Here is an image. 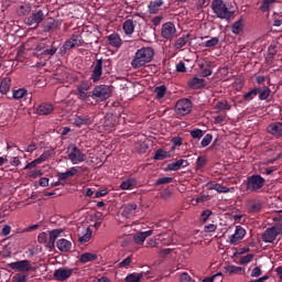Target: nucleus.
Listing matches in <instances>:
<instances>
[{"mask_svg": "<svg viewBox=\"0 0 282 282\" xmlns=\"http://www.w3.org/2000/svg\"><path fill=\"white\" fill-rule=\"evenodd\" d=\"M13 282H26L28 281V275L23 274V273H17L13 279Z\"/></svg>", "mask_w": 282, "mask_h": 282, "instance_id": "53", "label": "nucleus"}, {"mask_svg": "<svg viewBox=\"0 0 282 282\" xmlns=\"http://www.w3.org/2000/svg\"><path fill=\"white\" fill-rule=\"evenodd\" d=\"M176 33L177 29H175V24H173V22H166L161 28V36L166 41H171Z\"/></svg>", "mask_w": 282, "mask_h": 282, "instance_id": "9", "label": "nucleus"}, {"mask_svg": "<svg viewBox=\"0 0 282 282\" xmlns=\"http://www.w3.org/2000/svg\"><path fill=\"white\" fill-rule=\"evenodd\" d=\"M191 137L194 140H202V138L204 137V131H202V129H194L191 131Z\"/></svg>", "mask_w": 282, "mask_h": 282, "instance_id": "49", "label": "nucleus"}, {"mask_svg": "<svg viewBox=\"0 0 282 282\" xmlns=\"http://www.w3.org/2000/svg\"><path fill=\"white\" fill-rule=\"evenodd\" d=\"M261 91V88H253L243 95V100L250 101L257 98V95Z\"/></svg>", "mask_w": 282, "mask_h": 282, "instance_id": "43", "label": "nucleus"}, {"mask_svg": "<svg viewBox=\"0 0 282 282\" xmlns=\"http://www.w3.org/2000/svg\"><path fill=\"white\" fill-rule=\"evenodd\" d=\"M54 155H56V151H54V149H48L45 150L40 158H37V160L40 161L41 164H43V162H47V160H51V158H54Z\"/></svg>", "mask_w": 282, "mask_h": 282, "instance_id": "35", "label": "nucleus"}, {"mask_svg": "<svg viewBox=\"0 0 282 282\" xmlns=\"http://www.w3.org/2000/svg\"><path fill=\"white\" fill-rule=\"evenodd\" d=\"M91 235H93L91 228L87 227L85 231L78 237L79 243L84 246V243L89 242L91 240Z\"/></svg>", "mask_w": 282, "mask_h": 282, "instance_id": "34", "label": "nucleus"}, {"mask_svg": "<svg viewBox=\"0 0 282 282\" xmlns=\"http://www.w3.org/2000/svg\"><path fill=\"white\" fill-rule=\"evenodd\" d=\"M66 153L72 164H80L87 160V154H85L83 150L78 149V147L74 144L68 145Z\"/></svg>", "mask_w": 282, "mask_h": 282, "instance_id": "4", "label": "nucleus"}, {"mask_svg": "<svg viewBox=\"0 0 282 282\" xmlns=\"http://www.w3.org/2000/svg\"><path fill=\"white\" fill-rule=\"evenodd\" d=\"M169 158H171V152H166L163 149H158L154 153V160L162 161Z\"/></svg>", "mask_w": 282, "mask_h": 282, "instance_id": "40", "label": "nucleus"}, {"mask_svg": "<svg viewBox=\"0 0 282 282\" xmlns=\"http://www.w3.org/2000/svg\"><path fill=\"white\" fill-rule=\"evenodd\" d=\"M212 142H213V134L207 133V134L203 138L200 144H202L203 148H206V147H208V144H210Z\"/></svg>", "mask_w": 282, "mask_h": 282, "instance_id": "51", "label": "nucleus"}, {"mask_svg": "<svg viewBox=\"0 0 282 282\" xmlns=\"http://www.w3.org/2000/svg\"><path fill=\"white\" fill-rule=\"evenodd\" d=\"M28 94V90L24 88H19L18 90H13V98L14 100H21L25 95Z\"/></svg>", "mask_w": 282, "mask_h": 282, "instance_id": "46", "label": "nucleus"}, {"mask_svg": "<svg viewBox=\"0 0 282 282\" xmlns=\"http://www.w3.org/2000/svg\"><path fill=\"white\" fill-rule=\"evenodd\" d=\"M218 44H219V37H212L210 40H208L205 43V46H207V47H215Z\"/></svg>", "mask_w": 282, "mask_h": 282, "instance_id": "56", "label": "nucleus"}, {"mask_svg": "<svg viewBox=\"0 0 282 282\" xmlns=\"http://www.w3.org/2000/svg\"><path fill=\"white\" fill-rule=\"evenodd\" d=\"M181 282H195V280L191 279V275L186 272H183L180 276Z\"/></svg>", "mask_w": 282, "mask_h": 282, "instance_id": "60", "label": "nucleus"}, {"mask_svg": "<svg viewBox=\"0 0 282 282\" xmlns=\"http://www.w3.org/2000/svg\"><path fill=\"white\" fill-rule=\"evenodd\" d=\"M108 43L111 45V47H116L117 50L122 47V39L118 33L108 35Z\"/></svg>", "mask_w": 282, "mask_h": 282, "instance_id": "22", "label": "nucleus"}, {"mask_svg": "<svg viewBox=\"0 0 282 282\" xmlns=\"http://www.w3.org/2000/svg\"><path fill=\"white\" fill-rule=\"evenodd\" d=\"M43 19H45V13H43V10L33 11L32 14L26 19V25H36V28H39Z\"/></svg>", "mask_w": 282, "mask_h": 282, "instance_id": "11", "label": "nucleus"}, {"mask_svg": "<svg viewBox=\"0 0 282 282\" xmlns=\"http://www.w3.org/2000/svg\"><path fill=\"white\" fill-rule=\"evenodd\" d=\"M39 164H41V161L39 159H35L24 166V171H28V169H36Z\"/></svg>", "mask_w": 282, "mask_h": 282, "instance_id": "58", "label": "nucleus"}, {"mask_svg": "<svg viewBox=\"0 0 282 282\" xmlns=\"http://www.w3.org/2000/svg\"><path fill=\"white\" fill-rule=\"evenodd\" d=\"M76 173H78V169L76 167H70L68 171L66 172H62L57 174L58 181H63V180H69V177H74V175H76Z\"/></svg>", "mask_w": 282, "mask_h": 282, "instance_id": "32", "label": "nucleus"}, {"mask_svg": "<svg viewBox=\"0 0 282 282\" xmlns=\"http://www.w3.org/2000/svg\"><path fill=\"white\" fill-rule=\"evenodd\" d=\"M91 88V85L88 84V82H82L79 85H77V93L76 96H78L79 100H86L89 98L87 96V91Z\"/></svg>", "mask_w": 282, "mask_h": 282, "instance_id": "14", "label": "nucleus"}, {"mask_svg": "<svg viewBox=\"0 0 282 282\" xmlns=\"http://www.w3.org/2000/svg\"><path fill=\"white\" fill-rule=\"evenodd\" d=\"M144 279V273H130L126 276L124 281L126 282H140Z\"/></svg>", "mask_w": 282, "mask_h": 282, "instance_id": "38", "label": "nucleus"}, {"mask_svg": "<svg viewBox=\"0 0 282 282\" xmlns=\"http://www.w3.org/2000/svg\"><path fill=\"white\" fill-rule=\"evenodd\" d=\"M191 41V34L182 35L174 43L175 50H182V47H186V44Z\"/></svg>", "mask_w": 282, "mask_h": 282, "instance_id": "30", "label": "nucleus"}, {"mask_svg": "<svg viewBox=\"0 0 282 282\" xmlns=\"http://www.w3.org/2000/svg\"><path fill=\"white\" fill-rule=\"evenodd\" d=\"M205 232H215L217 230V225L215 224H209L204 227Z\"/></svg>", "mask_w": 282, "mask_h": 282, "instance_id": "64", "label": "nucleus"}, {"mask_svg": "<svg viewBox=\"0 0 282 282\" xmlns=\"http://www.w3.org/2000/svg\"><path fill=\"white\" fill-rule=\"evenodd\" d=\"M151 235H153V230L139 231L133 235V241L137 243V246H143L144 241H147Z\"/></svg>", "mask_w": 282, "mask_h": 282, "instance_id": "15", "label": "nucleus"}, {"mask_svg": "<svg viewBox=\"0 0 282 282\" xmlns=\"http://www.w3.org/2000/svg\"><path fill=\"white\" fill-rule=\"evenodd\" d=\"M160 246V242H158V238L153 239H149L147 241V248H158Z\"/></svg>", "mask_w": 282, "mask_h": 282, "instance_id": "59", "label": "nucleus"}, {"mask_svg": "<svg viewBox=\"0 0 282 282\" xmlns=\"http://www.w3.org/2000/svg\"><path fill=\"white\" fill-rule=\"evenodd\" d=\"M132 186H135V180L133 178H128L120 184L121 191H129Z\"/></svg>", "mask_w": 282, "mask_h": 282, "instance_id": "45", "label": "nucleus"}, {"mask_svg": "<svg viewBox=\"0 0 282 282\" xmlns=\"http://www.w3.org/2000/svg\"><path fill=\"white\" fill-rule=\"evenodd\" d=\"M154 94H156L158 100H162L166 96V86L161 85L154 88Z\"/></svg>", "mask_w": 282, "mask_h": 282, "instance_id": "44", "label": "nucleus"}, {"mask_svg": "<svg viewBox=\"0 0 282 282\" xmlns=\"http://www.w3.org/2000/svg\"><path fill=\"white\" fill-rule=\"evenodd\" d=\"M206 166V159L205 156H198L196 161V170L200 171V169Z\"/></svg>", "mask_w": 282, "mask_h": 282, "instance_id": "52", "label": "nucleus"}, {"mask_svg": "<svg viewBox=\"0 0 282 282\" xmlns=\"http://www.w3.org/2000/svg\"><path fill=\"white\" fill-rule=\"evenodd\" d=\"M54 111V106L52 104L43 102L37 107L39 116H50Z\"/></svg>", "mask_w": 282, "mask_h": 282, "instance_id": "24", "label": "nucleus"}, {"mask_svg": "<svg viewBox=\"0 0 282 282\" xmlns=\"http://www.w3.org/2000/svg\"><path fill=\"white\" fill-rule=\"evenodd\" d=\"M246 237V229L241 226H237L235 234L230 236L229 243L235 245L238 241H241Z\"/></svg>", "mask_w": 282, "mask_h": 282, "instance_id": "16", "label": "nucleus"}, {"mask_svg": "<svg viewBox=\"0 0 282 282\" xmlns=\"http://www.w3.org/2000/svg\"><path fill=\"white\" fill-rule=\"evenodd\" d=\"M93 100L97 102H102L109 98H111V87L107 85H99L96 86L93 90L91 95Z\"/></svg>", "mask_w": 282, "mask_h": 282, "instance_id": "6", "label": "nucleus"}, {"mask_svg": "<svg viewBox=\"0 0 282 282\" xmlns=\"http://www.w3.org/2000/svg\"><path fill=\"white\" fill-rule=\"evenodd\" d=\"M212 9L218 19H230L234 14L223 0H213Z\"/></svg>", "mask_w": 282, "mask_h": 282, "instance_id": "3", "label": "nucleus"}, {"mask_svg": "<svg viewBox=\"0 0 282 282\" xmlns=\"http://www.w3.org/2000/svg\"><path fill=\"white\" fill-rule=\"evenodd\" d=\"M63 232H65V229H63V228L51 230L48 232V235H50L48 246H54V243H56V239H58V237H61V235H63Z\"/></svg>", "mask_w": 282, "mask_h": 282, "instance_id": "27", "label": "nucleus"}, {"mask_svg": "<svg viewBox=\"0 0 282 282\" xmlns=\"http://www.w3.org/2000/svg\"><path fill=\"white\" fill-rule=\"evenodd\" d=\"M246 208H247V212L251 214H256L261 212V208H263V205L261 204V200L251 198L247 200Z\"/></svg>", "mask_w": 282, "mask_h": 282, "instance_id": "13", "label": "nucleus"}, {"mask_svg": "<svg viewBox=\"0 0 282 282\" xmlns=\"http://www.w3.org/2000/svg\"><path fill=\"white\" fill-rule=\"evenodd\" d=\"M171 182H173V177H161L156 181V186H161V184H171Z\"/></svg>", "mask_w": 282, "mask_h": 282, "instance_id": "57", "label": "nucleus"}, {"mask_svg": "<svg viewBox=\"0 0 282 282\" xmlns=\"http://www.w3.org/2000/svg\"><path fill=\"white\" fill-rule=\"evenodd\" d=\"M135 210H138V205L135 203L126 204L123 206L122 216L127 219L135 217Z\"/></svg>", "mask_w": 282, "mask_h": 282, "instance_id": "17", "label": "nucleus"}, {"mask_svg": "<svg viewBox=\"0 0 282 282\" xmlns=\"http://www.w3.org/2000/svg\"><path fill=\"white\" fill-rule=\"evenodd\" d=\"M91 122V117L87 115H80L74 118L75 127H88Z\"/></svg>", "mask_w": 282, "mask_h": 282, "instance_id": "19", "label": "nucleus"}, {"mask_svg": "<svg viewBox=\"0 0 282 282\" xmlns=\"http://www.w3.org/2000/svg\"><path fill=\"white\" fill-rule=\"evenodd\" d=\"M12 87V79L10 77H4L0 83V94H8Z\"/></svg>", "mask_w": 282, "mask_h": 282, "instance_id": "31", "label": "nucleus"}, {"mask_svg": "<svg viewBox=\"0 0 282 282\" xmlns=\"http://www.w3.org/2000/svg\"><path fill=\"white\" fill-rule=\"evenodd\" d=\"M131 257H128L126 259H123L120 263H119V268H129V265H131Z\"/></svg>", "mask_w": 282, "mask_h": 282, "instance_id": "61", "label": "nucleus"}, {"mask_svg": "<svg viewBox=\"0 0 282 282\" xmlns=\"http://www.w3.org/2000/svg\"><path fill=\"white\" fill-rule=\"evenodd\" d=\"M210 215H213V212H210V209L204 210L200 215V221H203V224H206V221H208V218L210 217Z\"/></svg>", "mask_w": 282, "mask_h": 282, "instance_id": "55", "label": "nucleus"}, {"mask_svg": "<svg viewBox=\"0 0 282 282\" xmlns=\"http://www.w3.org/2000/svg\"><path fill=\"white\" fill-rule=\"evenodd\" d=\"M101 76H102V59H97L91 74L93 83H98Z\"/></svg>", "mask_w": 282, "mask_h": 282, "instance_id": "18", "label": "nucleus"}, {"mask_svg": "<svg viewBox=\"0 0 282 282\" xmlns=\"http://www.w3.org/2000/svg\"><path fill=\"white\" fill-rule=\"evenodd\" d=\"M72 274H74V269L59 268L54 271L53 276L56 281H67Z\"/></svg>", "mask_w": 282, "mask_h": 282, "instance_id": "12", "label": "nucleus"}, {"mask_svg": "<svg viewBox=\"0 0 282 282\" xmlns=\"http://www.w3.org/2000/svg\"><path fill=\"white\" fill-rule=\"evenodd\" d=\"M122 30L127 36H131V34L135 32V23H133V20H126L122 24Z\"/></svg>", "mask_w": 282, "mask_h": 282, "instance_id": "28", "label": "nucleus"}, {"mask_svg": "<svg viewBox=\"0 0 282 282\" xmlns=\"http://www.w3.org/2000/svg\"><path fill=\"white\" fill-rule=\"evenodd\" d=\"M96 259H98V254L94 252H85L82 253L79 257L80 263H89L91 261H96Z\"/></svg>", "mask_w": 282, "mask_h": 282, "instance_id": "33", "label": "nucleus"}, {"mask_svg": "<svg viewBox=\"0 0 282 282\" xmlns=\"http://www.w3.org/2000/svg\"><path fill=\"white\" fill-rule=\"evenodd\" d=\"M279 235H282V223H278L271 228L265 229L262 235V240L264 241V243H274Z\"/></svg>", "mask_w": 282, "mask_h": 282, "instance_id": "5", "label": "nucleus"}, {"mask_svg": "<svg viewBox=\"0 0 282 282\" xmlns=\"http://www.w3.org/2000/svg\"><path fill=\"white\" fill-rule=\"evenodd\" d=\"M47 240H50L47 232L43 231V232L39 234V236H37L39 243H47Z\"/></svg>", "mask_w": 282, "mask_h": 282, "instance_id": "54", "label": "nucleus"}, {"mask_svg": "<svg viewBox=\"0 0 282 282\" xmlns=\"http://www.w3.org/2000/svg\"><path fill=\"white\" fill-rule=\"evenodd\" d=\"M225 270L227 272V274H243L246 271L243 270V268L241 267H237V265H234V264H229L227 267H225Z\"/></svg>", "mask_w": 282, "mask_h": 282, "instance_id": "36", "label": "nucleus"}, {"mask_svg": "<svg viewBox=\"0 0 282 282\" xmlns=\"http://www.w3.org/2000/svg\"><path fill=\"white\" fill-rule=\"evenodd\" d=\"M188 166V161L181 159L178 161L172 162L167 164V171H180V169H186Z\"/></svg>", "mask_w": 282, "mask_h": 282, "instance_id": "21", "label": "nucleus"}, {"mask_svg": "<svg viewBox=\"0 0 282 282\" xmlns=\"http://www.w3.org/2000/svg\"><path fill=\"white\" fill-rule=\"evenodd\" d=\"M265 185V178L259 174H253L247 178L246 188L249 193H259Z\"/></svg>", "mask_w": 282, "mask_h": 282, "instance_id": "2", "label": "nucleus"}, {"mask_svg": "<svg viewBox=\"0 0 282 282\" xmlns=\"http://www.w3.org/2000/svg\"><path fill=\"white\" fill-rule=\"evenodd\" d=\"M8 265L11 270H17L18 272H30L32 270V264H30L29 260L11 262Z\"/></svg>", "mask_w": 282, "mask_h": 282, "instance_id": "10", "label": "nucleus"}, {"mask_svg": "<svg viewBox=\"0 0 282 282\" xmlns=\"http://www.w3.org/2000/svg\"><path fill=\"white\" fill-rule=\"evenodd\" d=\"M252 259H254V254H252V253L241 257L240 265H248V263H250V261H252Z\"/></svg>", "mask_w": 282, "mask_h": 282, "instance_id": "50", "label": "nucleus"}, {"mask_svg": "<svg viewBox=\"0 0 282 282\" xmlns=\"http://www.w3.org/2000/svg\"><path fill=\"white\" fill-rule=\"evenodd\" d=\"M281 24H282V17L274 13V21H273L274 28H281Z\"/></svg>", "mask_w": 282, "mask_h": 282, "instance_id": "63", "label": "nucleus"}, {"mask_svg": "<svg viewBox=\"0 0 282 282\" xmlns=\"http://www.w3.org/2000/svg\"><path fill=\"white\" fill-rule=\"evenodd\" d=\"M215 109L218 110V111H230L231 106H230V104L228 101L220 100L215 106Z\"/></svg>", "mask_w": 282, "mask_h": 282, "instance_id": "42", "label": "nucleus"}, {"mask_svg": "<svg viewBox=\"0 0 282 282\" xmlns=\"http://www.w3.org/2000/svg\"><path fill=\"white\" fill-rule=\"evenodd\" d=\"M232 34H241L243 32V19H239L231 25Z\"/></svg>", "mask_w": 282, "mask_h": 282, "instance_id": "39", "label": "nucleus"}, {"mask_svg": "<svg viewBox=\"0 0 282 282\" xmlns=\"http://www.w3.org/2000/svg\"><path fill=\"white\" fill-rule=\"evenodd\" d=\"M271 90L269 87H264L263 90L259 91V98L261 100H268L270 98Z\"/></svg>", "mask_w": 282, "mask_h": 282, "instance_id": "48", "label": "nucleus"}, {"mask_svg": "<svg viewBox=\"0 0 282 282\" xmlns=\"http://www.w3.org/2000/svg\"><path fill=\"white\" fill-rule=\"evenodd\" d=\"M214 191H216V193H230V191H235V187L228 188L219 183H216Z\"/></svg>", "mask_w": 282, "mask_h": 282, "instance_id": "47", "label": "nucleus"}, {"mask_svg": "<svg viewBox=\"0 0 282 282\" xmlns=\"http://www.w3.org/2000/svg\"><path fill=\"white\" fill-rule=\"evenodd\" d=\"M56 247L59 252H69L72 250V242L65 238L57 240Z\"/></svg>", "mask_w": 282, "mask_h": 282, "instance_id": "26", "label": "nucleus"}, {"mask_svg": "<svg viewBox=\"0 0 282 282\" xmlns=\"http://www.w3.org/2000/svg\"><path fill=\"white\" fill-rule=\"evenodd\" d=\"M30 6H28V4H22V6H20V11H19V13L20 14H22V17H25V14H29V12H30Z\"/></svg>", "mask_w": 282, "mask_h": 282, "instance_id": "62", "label": "nucleus"}, {"mask_svg": "<svg viewBox=\"0 0 282 282\" xmlns=\"http://www.w3.org/2000/svg\"><path fill=\"white\" fill-rule=\"evenodd\" d=\"M275 3L276 0H262V3L260 6L261 12H268L270 8H274Z\"/></svg>", "mask_w": 282, "mask_h": 282, "instance_id": "41", "label": "nucleus"}, {"mask_svg": "<svg viewBox=\"0 0 282 282\" xmlns=\"http://www.w3.org/2000/svg\"><path fill=\"white\" fill-rule=\"evenodd\" d=\"M268 133L271 135H282V122H273L267 127Z\"/></svg>", "mask_w": 282, "mask_h": 282, "instance_id": "25", "label": "nucleus"}, {"mask_svg": "<svg viewBox=\"0 0 282 282\" xmlns=\"http://www.w3.org/2000/svg\"><path fill=\"white\" fill-rule=\"evenodd\" d=\"M164 6V0H152L148 6L149 14H158L160 9Z\"/></svg>", "mask_w": 282, "mask_h": 282, "instance_id": "20", "label": "nucleus"}, {"mask_svg": "<svg viewBox=\"0 0 282 282\" xmlns=\"http://www.w3.org/2000/svg\"><path fill=\"white\" fill-rule=\"evenodd\" d=\"M58 28V21L54 18H48L46 22L42 24L43 32H52Z\"/></svg>", "mask_w": 282, "mask_h": 282, "instance_id": "23", "label": "nucleus"}, {"mask_svg": "<svg viewBox=\"0 0 282 282\" xmlns=\"http://www.w3.org/2000/svg\"><path fill=\"white\" fill-rule=\"evenodd\" d=\"M156 241H160L163 246H172L174 240L171 234H160L156 236Z\"/></svg>", "mask_w": 282, "mask_h": 282, "instance_id": "29", "label": "nucleus"}, {"mask_svg": "<svg viewBox=\"0 0 282 282\" xmlns=\"http://www.w3.org/2000/svg\"><path fill=\"white\" fill-rule=\"evenodd\" d=\"M176 116H188L193 111V101L188 98H182L176 101L174 107Z\"/></svg>", "mask_w": 282, "mask_h": 282, "instance_id": "7", "label": "nucleus"}, {"mask_svg": "<svg viewBox=\"0 0 282 282\" xmlns=\"http://www.w3.org/2000/svg\"><path fill=\"white\" fill-rule=\"evenodd\" d=\"M85 41H83V35L82 34H73L70 39H68L64 45L63 50L67 52V50H74V47H80Z\"/></svg>", "mask_w": 282, "mask_h": 282, "instance_id": "8", "label": "nucleus"}, {"mask_svg": "<svg viewBox=\"0 0 282 282\" xmlns=\"http://www.w3.org/2000/svg\"><path fill=\"white\" fill-rule=\"evenodd\" d=\"M153 56H155V50L151 46H143L134 53L131 67L133 69H140V67H144V65H149V63L153 61Z\"/></svg>", "mask_w": 282, "mask_h": 282, "instance_id": "1", "label": "nucleus"}, {"mask_svg": "<svg viewBox=\"0 0 282 282\" xmlns=\"http://www.w3.org/2000/svg\"><path fill=\"white\" fill-rule=\"evenodd\" d=\"M188 87H191V89H200V87H204V80L198 77H193L188 80Z\"/></svg>", "mask_w": 282, "mask_h": 282, "instance_id": "37", "label": "nucleus"}]
</instances>
